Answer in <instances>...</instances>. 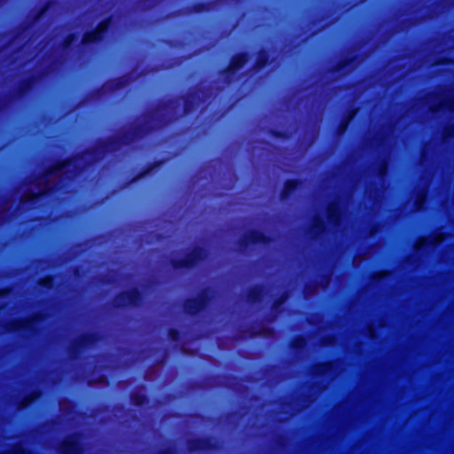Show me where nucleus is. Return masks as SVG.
<instances>
[{
    "instance_id": "f257e3e1",
    "label": "nucleus",
    "mask_w": 454,
    "mask_h": 454,
    "mask_svg": "<svg viewBox=\"0 0 454 454\" xmlns=\"http://www.w3.org/2000/svg\"><path fill=\"white\" fill-rule=\"evenodd\" d=\"M101 151H103V148H99L93 153L88 152L82 157L69 160L60 165L55 166L37 181L35 187L36 192L32 189L24 195L21 200L22 204L25 205L28 201L39 197L46 191L55 188L62 180L71 178V174L74 169L81 168L85 160L92 157V154L95 156L94 160H98V157L97 155Z\"/></svg>"
},
{
    "instance_id": "f03ea898",
    "label": "nucleus",
    "mask_w": 454,
    "mask_h": 454,
    "mask_svg": "<svg viewBox=\"0 0 454 454\" xmlns=\"http://www.w3.org/2000/svg\"><path fill=\"white\" fill-rule=\"evenodd\" d=\"M81 451V447L78 442L77 436H72L66 440L61 447L60 452L61 454H79Z\"/></svg>"
},
{
    "instance_id": "7ed1b4c3",
    "label": "nucleus",
    "mask_w": 454,
    "mask_h": 454,
    "mask_svg": "<svg viewBox=\"0 0 454 454\" xmlns=\"http://www.w3.org/2000/svg\"><path fill=\"white\" fill-rule=\"evenodd\" d=\"M205 255V252L201 248H196L191 254L187 255L183 261H174L176 267L192 266L197 260L201 259Z\"/></svg>"
},
{
    "instance_id": "20e7f679",
    "label": "nucleus",
    "mask_w": 454,
    "mask_h": 454,
    "mask_svg": "<svg viewBox=\"0 0 454 454\" xmlns=\"http://www.w3.org/2000/svg\"><path fill=\"white\" fill-rule=\"evenodd\" d=\"M109 22H110L109 20L102 22L98 26L97 31L85 35V36H84V38L82 40V43H93V42H96L98 40H100L101 39V34L106 30V28L108 27Z\"/></svg>"
},
{
    "instance_id": "39448f33",
    "label": "nucleus",
    "mask_w": 454,
    "mask_h": 454,
    "mask_svg": "<svg viewBox=\"0 0 454 454\" xmlns=\"http://www.w3.org/2000/svg\"><path fill=\"white\" fill-rule=\"evenodd\" d=\"M205 304V301L202 297L189 300L185 304V310L190 314H195L200 311Z\"/></svg>"
},
{
    "instance_id": "423d86ee",
    "label": "nucleus",
    "mask_w": 454,
    "mask_h": 454,
    "mask_svg": "<svg viewBox=\"0 0 454 454\" xmlns=\"http://www.w3.org/2000/svg\"><path fill=\"white\" fill-rule=\"evenodd\" d=\"M138 300V293L136 290L123 294L117 301L118 305L136 304Z\"/></svg>"
},
{
    "instance_id": "0eeeda50",
    "label": "nucleus",
    "mask_w": 454,
    "mask_h": 454,
    "mask_svg": "<svg viewBox=\"0 0 454 454\" xmlns=\"http://www.w3.org/2000/svg\"><path fill=\"white\" fill-rule=\"evenodd\" d=\"M328 220L333 224H337L340 220V207L338 203H332L328 207Z\"/></svg>"
},
{
    "instance_id": "6e6552de",
    "label": "nucleus",
    "mask_w": 454,
    "mask_h": 454,
    "mask_svg": "<svg viewBox=\"0 0 454 454\" xmlns=\"http://www.w3.org/2000/svg\"><path fill=\"white\" fill-rule=\"evenodd\" d=\"M442 241H443V237L442 234H439L435 237L425 238V239H420L417 243L416 248L421 249L422 247H424L427 245L437 244V243H441Z\"/></svg>"
},
{
    "instance_id": "1a4fd4ad",
    "label": "nucleus",
    "mask_w": 454,
    "mask_h": 454,
    "mask_svg": "<svg viewBox=\"0 0 454 454\" xmlns=\"http://www.w3.org/2000/svg\"><path fill=\"white\" fill-rule=\"evenodd\" d=\"M34 322L31 320H24L21 322H15L12 325L9 331H14L18 329H32Z\"/></svg>"
},
{
    "instance_id": "9d476101",
    "label": "nucleus",
    "mask_w": 454,
    "mask_h": 454,
    "mask_svg": "<svg viewBox=\"0 0 454 454\" xmlns=\"http://www.w3.org/2000/svg\"><path fill=\"white\" fill-rule=\"evenodd\" d=\"M247 241L248 242H264L265 241V238L262 234H261L260 232L258 231H251L247 236Z\"/></svg>"
},
{
    "instance_id": "9b49d317",
    "label": "nucleus",
    "mask_w": 454,
    "mask_h": 454,
    "mask_svg": "<svg viewBox=\"0 0 454 454\" xmlns=\"http://www.w3.org/2000/svg\"><path fill=\"white\" fill-rule=\"evenodd\" d=\"M245 61H246V59H245V57H244V56H239V57H236V58L232 60V62H231V64L230 68H231V70H233V71L238 70V69H239V68L243 66V64L245 63Z\"/></svg>"
},
{
    "instance_id": "f8f14e48",
    "label": "nucleus",
    "mask_w": 454,
    "mask_h": 454,
    "mask_svg": "<svg viewBox=\"0 0 454 454\" xmlns=\"http://www.w3.org/2000/svg\"><path fill=\"white\" fill-rule=\"evenodd\" d=\"M441 106L454 111V97L450 98H444L441 101Z\"/></svg>"
},
{
    "instance_id": "ddd939ff",
    "label": "nucleus",
    "mask_w": 454,
    "mask_h": 454,
    "mask_svg": "<svg viewBox=\"0 0 454 454\" xmlns=\"http://www.w3.org/2000/svg\"><path fill=\"white\" fill-rule=\"evenodd\" d=\"M295 186H296V182H294V181H288V182H286V186H285V190L283 192V197L284 198L287 197L288 192L291 190H294L295 188Z\"/></svg>"
},
{
    "instance_id": "4468645a",
    "label": "nucleus",
    "mask_w": 454,
    "mask_h": 454,
    "mask_svg": "<svg viewBox=\"0 0 454 454\" xmlns=\"http://www.w3.org/2000/svg\"><path fill=\"white\" fill-rule=\"evenodd\" d=\"M426 194L425 192H421L418 195L415 201L416 210H419L422 207V205L425 201Z\"/></svg>"
},
{
    "instance_id": "2eb2a0df",
    "label": "nucleus",
    "mask_w": 454,
    "mask_h": 454,
    "mask_svg": "<svg viewBox=\"0 0 454 454\" xmlns=\"http://www.w3.org/2000/svg\"><path fill=\"white\" fill-rule=\"evenodd\" d=\"M324 229H325V227H324L323 221L321 219H316L314 227H313V232L318 233V232L323 231Z\"/></svg>"
},
{
    "instance_id": "dca6fc26",
    "label": "nucleus",
    "mask_w": 454,
    "mask_h": 454,
    "mask_svg": "<svg viewBox=\"0 0 454 454\" xmlns=\"http://www.w3.org/2000/svg\"><path fill=\"white\" fill-rule=\"evenodd\" d=\"M13 454H30V452L27 451L20 446L15 447L12 451Z\"/></svg>"
},
{
    "instance_id": "f3484780",
    "label": "nucleus",
    "mask_w": 454,
    "mask_h": 454,
    "mask_svg": "<svg viewBox=\"0 0 454 454\" xmlns=\"http://www.w3.org/2000/svg\"><path fill=\"white\" fill-rule=\"evenodd\" d=\"M51 278H45L44 280H43V285L47 286V287H51Z\"/></svg>"
},
{
    "instance_id": "a211bd4d",
    "label": "nucleus",
    "mask_w": 454,
    "mask_h": 454,
    "mask_svg": "<svg viewBox=\"0 0 454 454\" xmlns=\"http://www.w3.org/2000/svg\"><path fill=\"white\" fill-rule=\"evenodd\" d=\"M31 402H32V399H29V400H28V399H26V400H25V403H24L20 407V409L26 407V406H27V405H28Z\"/></svg>"
},
{
    "instance_id": "6ab92c4d",
    "label": "nucleus",
    "mask_w": 454,
    "mask_h": 454,
    "mask_svg": "<svg viewBox=\"0 0 454 454\" xmlns=\"http://www.w3.org/2000/svg\"><path fill=\"white\" fill-rule=\"evenodd\" d=\"M304 341L302 339L301 340H297L296 342H295V346L296 347H301L303 345Z\"/></svg>"
},
{
    "instance_id": "aec40b11",
    "label": "nucleus",
    "mask_w": 454,
    "mask_h": 454,
    "mask_svg": "<svg viewBox=\"0 0 454 454\" xmlns=\"http://www.w3.org/2000/svg\"><path fill=\"white\" fill-rule=\"evenodd\" d=\"M135 402L137 404H142L144 403V397H137V399Z\"/></svg>"
},
{
    "instance_id": "412c9836",
    "label": "nucleus",
    "mask_w": 454,
    "mask_h": 454,
    "mask_svg": "<svg viewBox=\"0 0 454 454\" xmlns=\"http://www.w3.org/2000/svg\"><path fill=\"white\" fill-rule=\"evenodd\" d=\"M453 134H454V132L452 133V132H450L449 129H446V130H445V136H446V137H450V136H452Z\"/></svg>"
},
{
    "instance_id": "4be33fe9",
    "label": "nucleus",
    "mask_w": 454,
    "mask_h": 454,
    "mask_svg": "<svg viewBox=\"0 0 454 454\" xmlns=\"http://www.w3.org/2000/svg\"><path fill=\"white\" fill-rule=\"evenodd\" d=\"M104 149H105V151H110V150H114V147H112L111 145H106V146H104Z\"/></svg>"
},
{
    "instance_id": "5701e85b",
    "label": "nucleus",
    "mask_w": 454,
    "mask_h": 454,
    "mask_svg": "<svg viewBox=\"0 0 454 454\" xmlns=\"http://www.w3.org/2000/svg\"><path fill=\"white\" fill-rule=\"evenodd\" d=\"M171 334H172V339L173 340H176L177 333L176 332H172Z\"/></svg>"
},
{
    "instance_id": "b1692460",
    "label": "nucleus",
    "mask_w": 454,
    "mask_h": 454,
    "mask_svg": "<svg viewBox=\"0 0 454 454\" xmlns=\"http://www.w3.org/2000/svg\"><path fill=\"white\" fill-rule=\"evenodd\" d=\"M256 298L255 297H250V300L252 301H254Z\"/></svg>"
},
{
    "instance_id": "393cba45",
    "label": "nucleus",
    "mask_w": 454,
    "mask_h": 454,
    "mask_svg": "<svg viewBox=\"0 0 454 454\" xmlns=\"http://www.w3.org/2000/svg\"><path fill=\"white\" fill-rule=\"evenodd\" d=\"M344 129H345V126H343V127H342V129H341V132H343V131H344Z\"/></svg>"
},
{
    "instance_id": "a878e982",
    "label": "nucleus",
    "mask_w": 454,
    "mask_h": 454,
    "mask_svg": "<svg viewBox=\"0 0 454 454\" xmlns=\"http://www.w3.org/2000/svg\"><path fill=\"white\" fill-rule=\"evenodd\" d=\"M254 293H256L257 294H259V293H258L256 290H254L253 294H254Z\"/></svg>"
}]
</instances>
